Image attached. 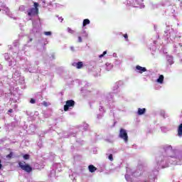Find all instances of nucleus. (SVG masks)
<instances>
[{
  "mask_svg": "<svg viewBox=\"0 0 182 182\" xmlns=\"http://www.w3.org/2000/svg\"><path fill=\"white\" fill-rule=\"evenodd\" d=\"M161 130L162 133H167L168 132V129L166 127H161Z\"/></svg>",
  "mask_w": 182,
  "mask_h": 182,
  "instance_id": "22",
  "label": "nucleus"
},
{
  "mask_svg": "<svg viewBox=\"0 0 182 182\" xmlns=\"http://www.w3.org/2000/svg\"><path fill=\"white\" fill-rule=\"evenodd\" d=\"M165 35L168 42H177L181 38V33L173 29H171L168 34H167V31H165Z\"/></svg>",
  "mask_w": 182,
  "mask_h": 182,
  "instance_id": "3",
  "label": "nucleus"
},
{
  "mask_svg": "<svg viewBox=\"0 0 182 182\" xmlns=\"http://www.w3.org/2000/svg\"><path fill=\"white\" fill-rule=\"evenodd\" d=\"M119 137L124 140V143H127V141H129V136H127V132H126V129H120Z\"/></svg>",
  "mask_w": 182,
  "mask_h": 182,
  "instance_id": "7",
  "label": "nucleus"
},
{
  "mask_svg": "<svg viewBox=\"0 0 182 182\" xmlns=\"http://www.w3.org/2000/svg\"><path fill=\"white\" fill-rule=\"evenodd\" d=\"M70 49H71V50H75V48H73V47H71Z\"/></svg>",
  "mask_w": 182,
  "mask_h": 182,
  "instance_id": "49",
  "label": "nucleus"
},
{
  "mask_svg": "<svg viewBox=\"0 0 182 182\" xmlns=\"http://www.w3.org/2000/svg\"><path fill=\"white\" fill-rule=\"evenodd\" d=\"M164 154L156 159L154 174L159 171V168H167L170 164L181 166L182 164V148H173L171 145H165L163 147Z\"/></svg>",
  "mask_w": 182,
  "mask_h": 182,
  "instance_id": "1",
  "label": "nucleus"
},
{
  "mask_svg": "<svg viewBox=\"0 0 182 182\" xmlns=\"http://www.w3.org/2000/svg\"><path fill=\"white\" fill-rule=\"evenodd\" d=\"M178 136L182 137V123L178 127Z\"/></svg>",
  "mask_w": 182,
  "mask_h": 182,
  "instance_id": "19",
  "label": "nucleus"
},
{
  "mask_svg": "<svg viewBox=\"0 0 182 182\" xmlns=\"http://www.w3.org/2000/svg\"><path fill=\"white\" fill-rule=\"evenodd\" d=\"M33 29L36 28V26H35V21H33Z\"/></svg>",
  "mask_w": 182,
  "mask_h": 182,
  "instance_id": "42",
  "label": "nucleus"
},
{
  "mask_svg": "<svg viewBox=\"0 0 182 182\" xmlns=\"http://www.w3.org/2000/svg\"><path fill=\"white\" fill-rule=\"evenodd\" d=\"M173 51L176 53L177 52V46L176 45H174L173 46Z\"/></svg>",
  "mask_w": 182,
  "mask_h": 182,
  "instance_id": "39",
  "label": "nucleus"
},
{
  "mask_svg": "<svg viewBox=\"0 0 182 182\" xmlns=\"http://www.w3.org/2000/svg\"><path fill=\"white\" fill-rule=\"evenodd\" d=\"M83 90H85V88L81 89V92H83Z\"/></svg>",
  "mask_w": 182,
  "mask_h": 182,
  "instance_id": "51",
  "label": "nucleus"
},
{
  "mask_svg": "<svg viewBox=\"0 0 182 182\" xmlns=\"http://www.w3.org/2000/svg\"><path fill=\"white\" fill-rule=\"evenodd\" d=\"M88 170H89L90 173H95V171H96V170H97V168H96V166H95L93 165H90V166H88Z\"/></svg>",
  "mask_w": 182,
  "mask_h": 182,
  "instance_id": "17",
  "label": "nucleus"
},
{
  "mask_svg": "<svg viewBox=\"0 0 182 182\" xmlns=\"http://www.w3.org/2000/svg\"><path fill=\"white\" fill-rule=\"evenodd\" d=\"M112 93L110 94H107V95H102L101 97V101L100 102V105H101L100 106L99 110L100 112H101V114H98L97 116V119H102V117H103V112H105V109L103 108V105H107V103H109V102H110V100L112 99Z\"/></svg>",
  "mask_w": 182,
  "mask_h": 182,
  "instance_id": "2",
  "label": "nucleus"
},
{
  "mask_svg": "<svg viewBox=\"0 0 182 182\" xmlns=\"http://www.w3.org/2000/svg\"><path fill=\"white\" fill-rule=\"evenodd\" d=\"M81 34L82 35V36H84L85 38H87L88 34L86 33V31L83 30L81 33Z\"/></svg>",
  "mask_w": 182,
  "mask_h": 182,
  "instance_id": "25",
  "label": "nucleus"
},
{
  "mask_svg": "<svg viewBox=\"0 0 182 182\" xmlns=\"http://www.w3.org/2000/svg\"><path fill=\"white\" fill-rule=\"evenodd\" d=\"M124 38L126 39V41H129V36H127V34H124Z\"/></svg>",
  "mask_w": 182,
  "mask_h": 182,
  "instance_id": "36",
  "label": "nucleus"
},
{
  "mask_svg": "<svg viewBox=\"0 0 182 182\" xmlns=\"http://www.w3.org/2000/svg\"><path fill=\"white\" fill-rule=\"evenodd\" d=\"M57 176H58L56 175V170H55V169L51 170L49 173V177H50V178H53Z\"/></svg>",
  "mask_w": 182,
  "mask_h": 182,
  "instance_id": "18",
  "label": "nucleus"
},
{
  "mask_svg": "<svg viewBox=\"0 0 182 182\" xmlns=\"http://www.w3.org/2000/svg\"><path fill=\"white\" fill-rule=\"evenodd\" d=\"M12 112H14V110H13L12 109H10L9 110V113H12Z\"/></svg>",
  "mask_w": 182,
  "mask_h": 182,
  "instance_id": "47",
  "label": "nucleus"
},
{
  "mask_svg": "<svg viewBox=\"0 0 182 182\" xmlns=\"http://www.w3.org/2000/svg\"><path fill=\"white\" fill-rule=\"evenodd\" d=\"M60 167V164H57L55 166H54V167Z\"/></svg>",
  "mask_w": 182,
  "mask_h": 182,
  "instance_id": "43",
  "label": "nucleus"
},
{
  "mask_svg": "<svg viewBox=\"0 0 182 182\" xmlns=\"http://www.w3.org/2000/svg\"><path fill=\"white\" fill-rule=\"evenodd\" d=\"M84 84H85V88L89 87V83L88 82H85Z\"/></svg>",
  "mask_w": 182,
  "mask_h": 182,
  "instance_id": "40",
  "label": "nucleus"
},
{
  "mask_svg": "<svg viewBox=\"0 0 182 182\" xmlns=\"http://www.w3.org/2000/svg\"><path fill=\"white\" fill-rule=\"evenodd\" d=\"M1 163V161L0 160V170L1 168H2V164Z\"/></svg>",
  "mask_w": 182,
  "mask_h": 182,
  "instance_id": "48",
  "label": "nucleus"
},
{
  "mask_svg": "<svg viewBox=\"0 0 182 182\" xmlns=\"http://www.w3.org/2000/svg\"><path fill=\"white\" fill-rule=\"evenodd\" d=\"M21 77V73L19 70H16L15 73L13 74V79H16V80H19Z\"/></svg>",
  "mask_w": 182,
  "mask_h": 182,
  "instance_id": "13",
  "label": "nucleus"
},
{
  "mask_svg": "<svg viewBox=\"0 0 182 182\" xmlns=\"http://www.w3.org/2000/svg\"><path fill=\"white\" fill-rule=\"evenodd\" d=\"M164 5H165L164 4H162V6H164Z\"/></svg>",
  "mask_w": 182,
  "mask_h": 182,
  "instance_id": "54",
  "label": "nucleus"
},
{
  "mask_svg": "<svg viewBox=\"0 0 182 182\" xmlns=\"http://www.w3.org/2000/svg\"><path fill=\"white\" fill-rule=\"evenodd\" d=\"M59 21H60V22H63V18H62V17L59 18Z\"/></svg>",
  "mask_w": 182,
  "mask_h": 182,
  "instance_id": "44",
  "label": "nucleus"
},
{
  "mask_svg": "<svg viewBox=\"0 0 182 182\" xmlns=\"http://www.w3.org/2000/svg\"><path fill=\"white\" fill-rule=\"evenodd\" d=\"M135 72L137 73H144V72H147V68L146 67H141L140 65H136L135 68Z\"/></svg>",
  "mask_w": 182,
  "mask_h": 182,
  "instance_id": "10",
  "label": "nucleus"
},
{
  "mask_svg": "<svg viewBox=\"0 0 182 182\" xmlns=\"http://www.w3.org/2000/svg\"><path fill=\"white\" fill-rule=\"evenodd\" d=\"M125 4L129 6H134V8H140V9L144 8L143 0H126Z\"/></svg>",
  "mask_w": 182,
  "mask_h": 182,
  "instance_id": "4",
  "label": "nucleus"
},
{
  "mask_svg": "<svg viewBox=\"0 0 182 182\" xmlns=\"http://www.w3.org/2000/svg\"><path fill=\"white\" fill-rule=\"evenodd\" d=\"M166 60L168 65H173L174 63L172 55H166Z\"/></svg>",
  "mask_w": 182,
  "mask_h": 182,
  "instance_id": "15",
  "label": "nucleus"
},
{
  "mask_svg": "<svg viewBox=\"0 0 182 182\" xmlns=\"http://www.w3.org/2000/svg\"><path fill=\"white\" fill-rule=\"evenodd\" d=\"M78 42L80 43H82V42H83V41L82 40V37L81 36H78Z\"/></svg>",
  "mask_w": 182,
  "mask_h": 182,
  "instance_id": "35",
  "label": "nucleus"
},
{
  "mask_svg": "<svg viewBox=\"0 0 182 182\" xmlns=\"http://www.w3.org/2000/svg\"><path fill=\"white\" fill-rule=\"evenodd\" d=\"M75 68H77V69H82L83 68V62L80 61L78 63H73L72 64Z\"/></svg>",
  "mask_w": 182,
  "mask_h": 182,
  "instance_id": "12",
  "label": "nucleus"
},
{
  "mask_svg": "<svg viewBox=\"0 0 182 182\" xmlns=\"http://www.w3.org/2000/svg\"><path fill=\"white\" fill-rule=\"evenodd\" d=\"M0 69H2V65H0Z\"/></svg>",
  "mask_w": 182,
  "mask_h": 182,
  "instance_id": "52",
  "label": "nucleus"
},
{
  "mask_svg": "<svg viewBox=\"0 0 182 182\" xmlns=\"http://www.w3.org/2000/svg\"><path fill=\"white\" fill-rule=\"evenodd\" d=\"M116 89H119V84L115 85V87H114L113 90L114 91Z\"/></svg>",
  "mask_w": 182,
  "mask_h": 182,
  "instance_id": "38",
  "label": "nucleus"
},
{
  "mask_svg": "<svg viewBox=\"0 0 182 182\" xmlns=\"http://www.w3.org/2000/svg\"><path fill=\"white\" fill-rule=\"evenodd\" d=\"M178 46L182 48V44L181 43H179Z\"/></svg>",
  "mask_w": 182,
  "mask_h": 182,
  "instance_id": "50",
  "label": "nucleus"
},
{
  "mask_svg": "<svg viewBox=\"0 0 182 182\" xmlns=\"http://www.w3.org/2000/svg\"><path fill=\"white\" fill-rule=\"evenodd\" d=\"M108 159L110 161H113V154H110L109 156H108Z\"/></svg>",
  "mask_w": 182,
  "mask_h": 182,
  "instance_id": "33",
  "label": "nucleus"
},
{
  "mask_svg": "<svg viewBox=\"0 0 182 182\" xmlns=\"http://www.w3.org/2000/svg\"><path fill=\"white\" fill-rule=\"evenodd\" d=\"M43 106H46V107H48V102H43Z\"/></svg>",
  "mask_w": 182,
  "mask_h": 182,
  "instance_id": "41",
  "label": "nucleus"
},
{
  "mask_svg": "<svg viewBox=\"0 0 182 182\" xmlns=\"http://www.w3.org/2000/svg\"><path fill=\"white\" fill-rule=\"evenodd\" d=\"M157 83H160L161 85H163V82H164V75H160L159 78L156 80Z\"/></svg>",
  "mask_w": 182,
  "mask_h": 182,
  "instance_id": "16",
  "label": "nucleus"
},
{
  "mask_svg": "<svg viewBox=\"0 0 182 182\" xmlns=\"http://www.w3.org/2000/svg\"><path fill=\"white\" fill-rule=\"evenodd\" d=\"M160 115L164 117V119H166V112L164 110H161Z\"/></svg>",
  "mask_w": 182,
  "mask_h": 182,
  "instance_id": "23",
  "label": "nucleus"
},
{
  "mask_svg": "<svg viewBox=\"0 0 182 182\" xmlns=\"http://www.w3.org/2000/svg\"><path fill=\"white\" fill-rule=\"evenodd\" d=\"M57 171H60V170H57Z\"/></svg>",
  "mask_w": 182,
  "mask_h": 182,
  "instance_id": "55",
  "label": "nucleus"
},
{
  "mask_svg": "<svg viewBox=\"0 0 182 182\" xmlns=\"http://www.w3.org/2000/svg\"><path fill=\"white\" fill-rule=\"evenodd\" d=\"M103 69L107 70V72H109L113 69V64L110 63H106L105 65L103 66Z\"/></svg>",
  "mask_w": 182,
  "mask_h": 182,
  "instance_id": "11",
  "label": "nucleus"
},
{
  "mask_svg": "<svg viewBox=\"0 0 182 182\" xmlns=\"http://www.w3.org/2000/svg\"><path fill=\"white\" fill-rule=\"evenodd\" d=\"M23 50H26V45H25L24 47L23 48Z\"/></svg>",
  "mask_w": 182,
  "mask_h": 182,
  "instance_id": "46",
  "label": "nucleus"
},
{
  "mask_svg": "<svg viewBox=\"0 0 182 182\" xmlns=\"http://www.w3.org/2000/svg\"><path fill=\"white\" fill-rule=\"evenodd\" d=\"M12 156H14V153L10 152V154L6 156V159H12Z\"/></svg>",
  "mask_w": 182,
  "mask_h": 182,
  "instance_id": "32",
  "label": "nucleus"
},
{
  "mask_svg": "<svg viewBox=\"0 0 182 182\" xmlns=\"http://www.w3.org/2000/svg\"><path fill=\"white\" fill-rule=\"evenodd\" d=\"M83 127H84V130H87V129H89V124L84 123L83 124Z\"/></svg>",
  "mask_w": 182,
  "mask_h": 182,
  "instance_id": "29",
  "label": "nucleus"
},
{
  "mask_svg": "<svg viewBox=\"0 0 182 182\" xmlns=\"http://www.w3.org/2000/svg\"><path fill=\"white\" fill-rule=\"evenodd\" d=\"M107 51L105 50V51H104V52L102 53V54H101V55H99V58H103V56H105V55H107Z\"/></svg>",
  "mask_w": 182,
  "mask_h": 182,
  "instance_id": "31",
  "label": "nucleus"
},
{
  "mask_svg": "<svg viewBox=\"0 0 182 182\" xmlns=\"http://www.w3.org/2000/svg\"><path fill=\"white\" fill-rule=\"evenodd\" d=\"M14 46H18V42H16V43H14Z\"/></svg>",
  "mask_w": 182,
  "mask_h": 182,
  "instance_id": "45",
  "label": "nucleus"
},
{
  "mask_svg": "<svg viewBox=\"0 0 182 182\" xmlns=\"http://www.w3.org/2000/svg\"><path fill=\"white\" fill-rule=\"evenodd\" d=\"M3 9L5 11V12H8L9 11V9L5 5L3 6Z\"/></svg>",
  "mask_w": 182,
  "mask_h": 182,
  "instance_id": "34",
  "label": "nucleus"
},
{
  "mask_svg": "<svg viewBox=\"0 0 182 182\" xmlns=\"http://www.w3.org/2000/svg\"><path fill=\"white\" fill-rule=\"evenodd\" d=\"M33 6L34 7L28 9L26 11V14L28 16H35L36 15H38V12L39 11L38 6H39V4L35 2Z\"/></svg>",
  "mask_w": 182,
  "mask_h": 182,
  "instance_id": "5",
  "label": "nucleus"
},
{
  "mask_svg": "<svg viewBox=\"0 0 182 182\" xmlns=\"http://www.w3.org/2000/svg\"><path fill=\"white\" fill-rule=\"evenodd\" d=\"M36 131V127L35 125H31L28 129V132H31L30 134L35 133Z\"/></svg>",
  "mask_w": 182,
  "mask_h": 182,
  "instance_id": "20",
  "label": "nucleus"
},
{
  "mask_svg": "<svg viewBox=\"0 0 182 182\" xmlns=\"http://www.w3.org/2000/svg\"><path fill=\"white\" fill-rule=\"evenodd\" d=\"M16 106V107H18V106H16V105H15Z\"/></svg>",
  "mask_w": 182,
  "mask_h": 182,
  "instance_id": "56",
  "label": "nucleus"
},
{
  "mask_svg": "<svg viewBox=\"0 0 182 182\" xmlns=\"http://www.w3.org/2000/svg\"><path fill=\"white\" fill-rule=\"evenodd\" d=\"M30 42H32V38L30 39Z\"/></svg>",
  "mask_w": 182,
  "mask_h": 182,
  "instance_id": "53",
  "label": "nucleus"
},
{
  "mask_svg": "<svg viewBox=\"0 0 182 182\" xmlns=\"http://www.w3.org/2000/svg\"><path fill=\"white\" fill-rule=\"evenodd\" d=\"M29 158H30V156L29 154H24L23 156V159H24V160H29Z\"/></svg>",
  "mask_w": 182,
  "mask_h": 182,
  "instance_id": "26",
  "label": "nucleus"
},
{
  "mask_svg": "<svg viewBox=\"0 0 182 182\" xmlns=\"http://www.w3.org/2000/svg\"><path fill=\"white\" fill-rule=\"evenodd\" d=\"M67 31H68V33H71V34L75 33V31L72 30V28H70L69 27L67 28Z\"/></svg>",
  "mask_w": 182,
  "mask_h": 182,
  "instance_id": "27",
  "label": "nucleus"
},
{
  "mask_svg": "<svg viewBox=\"0 0 182 182\" xmlns=\"http://www.w3.org/2000/svg\"><path fill=\"white\" fill-rule=\"evenodd\" d=\"M25 6H19V11H21V12H23V11H25Z\"/></svg>",
  "mask_w": 182,
  "mask_h": 182,
  "instance_id": "30",
  "label": "nucleus"
},
{
  "mask_svg": "<svg viewBox=\"0 0 182 182\" xmlns=\"http://www.w3.org/2000/svg\"><path fill=\"white\" fill-rule=\"evenodd\" d=\"M146 108H139L137 111V115L138 116H142V114H144L146 113Z\"/></svg>",
  "mask_w": 182,
  "mask_h": 182,
  "instance_id": "14",
  "label": "nucleus"
},
{
  "mask_svg": "<svg viewBox=\"0 0 182 182\" xmlns=\"http://www.w3.org/2000/svg\"><path fill=\"white\" fill-rule=\"evenodd\" d=\"M18 166L21 170H23V171H26V173H31L32 171V168L29 164H27L25 162H19Z\"/></svg>",
  "mask_w": 182,
  "mask_h": 182,
  "instance_id": "6",
  "label": "nucleus"
},
{
  "mask_svg": "<svg viewBox=\"0 0 182 182\" xmlns=\"http://www.w3.org/2000/svg\"><path fill=\"white\" fill-rule=\"evenodd\" d=\"M90 23V20H89L88 18H85L82 21V26L85 27L86 26V25H89Z\"/></svg>",
  "mask_w": 182,
  "mask_h": 182,
  "instance_id": "21",
  "label": "nucleus"
},
{
  "mask_svg": "<svg viewBox=\"0 0 182 182\" xmlns=\"http://www.w3.org/2000/svg\"><path fill=\"white\" fill-rule=\"evenodd\" d=\"M26 70H28V72H30V73H35V71L31 69V67L26 68Z\"/></svg>",
  "mask_w": 182,
  "mask_h": 182,
  "instance_id": "28",
  "label": "nucleus"
},
{
  "mask_svg": "<svg viewBox=\"0 0 182 182\" xmlns=\"http://www.w3.org/2000/svg\"><path fill=\"white\" fill-rule=\"evenodd\" d=\"M75 106V101L73 100H70L66 101L65 105L64 106L65 112H68L70 109V107H73Z\"/></svg>",
  "mask_w": 182,
  "mask_h": 182,
  "instance_id": "8",
  "label": "nucleus"
},
{
  "mask_svg": "<svg viewBox=\"0 0 182 182\" xmlns=\"http://www.w3.org/2000/svg\"><path fill=\"white\" fill-rule=\"evenodd\" d=\"M4 59L7 62H9V66H15V65H16L15 60H14V58H13V60H11V57L9 56V54L5 53L4 54Z\"/></svg>",
  "mask_w": 182,
  "mask_h": 182,
  "instance_id": "9",
  "label": "nucleus"
},
{
  "mask_svg": "<svg viewBox=\"0 0 182 182\" xmlns=\"http://www.w3.org/2000/svg\"><path fill=\"white\" fill-rule=\"evenodd\" d=\"M43 33H44V35H46V36H52V33L50 31H44Z\"/></svg>",
  "mask_w": 182,
  "mask_h": 182,
  "instance_id": "24",
  "label": "nucleus"
},
{
  "mask_svg": "<svg viewBox=\"0 0 182 182\" xmlns=\"http://www.w3.org/2000/svg\"><path fill=\"white\" fill-rule=\"evenodd\" d=\"M35 100L33 98H31L30 100V103H31L32 105L35 104Z\"/></svg>",
  "mask_w": 182,
  "mask_h": 182,
  "instance_id": "37",
  "label": "nucleus"
}]
</instances>
